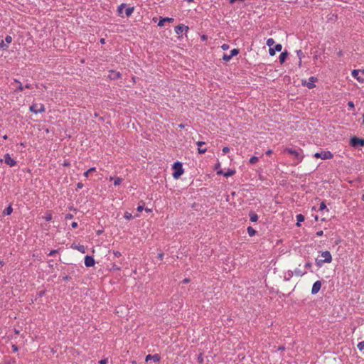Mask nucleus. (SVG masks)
<instances>
[{
	"label": "nucleus",
	"mask_w": 364,
	"mask_h": 364,
	"mask_svg": "<svg viewBox=\"0 0 364 364\" xmlns=\"http://www.w3.org/2000/svg\"><path fill=\"white\" fill-rule=\"evenodd\" d=\"M73 214H70V213H68V214H66V215H65V219L66 220H71V219H73Z\"/></svg>",
	"instance_id": "a18cd8bd"
},
{
	"label": "nucleus",
	"mask_w": 364,
	"mask_h": 364,
	"mask_svg": "<svg viewBox=\"0 0 364 364\" xmlns=\"http://www.w3.org/2000/svg\"><path fill=\"white\" fill-rule=\"evenodd\" d=\"M45 219H46V221H50L52 220V215L50 213L48 214L45 217Z\"/></svg>",
	"instance_id": "8fccbe9b"
},
{
	"label": "nucleus",
	"mask_w": 364,
	"mask_h": 364,
	"mask_svg": "<svg viewBox=\"0 0 364 364\" xmlns=\"http://www.w3.org/2000/svg\"><path fill=\"white\" fill-rule=\"evenodd\" d=\"M12 41V37L11 36H6L5 37V42L7 43V44H9L11 43Z\"/></svg>",
	"instance_id": "ea45409f"
},
{
	"label": "nucleus",
	"mask_w": 364,
	"mask_h": 364,
	"mask_svg": "<svg viewBox=\"0 0 364 364\" xmlns=\"http://www.w3.org/2000/svg\"><path fill=\"white\" fill-rule=\"evenodd\" d=\"M225 173V172H223V170H220V171H218L217 172V174H218V175H223V173Z\"/></svg>",
	"instance_id": "69168bd1"
},
{
	"label": "nucleus",
	"mask_w": 364,
	"mask_h": 364,
	"mask_svg": "<svg viewBox=\"0 0 364 364\" xmlns=\"http://www.w3.org/2000/svg\"><path fill=\"white\" fill-rule=\"evenodd\" d=\"M326 210L327 211H328V209H327L325 202L322 201L320 204L319 210Z\"/></svg>",
	"instance_id": "c9c22d12"
},
{
	"label": "nucleus",
	"mask_w": 364,
	"mask_h": 364,
	"mask_svg": "<svg viewBox=\"0 0 364 364\" xmlns=\"http://www.w3.org/2000/svg\"><path fill=\"white\" fill-rule=\"evenodd\" d=\"M46 294V291L45 290H42V291H40L38 292H37V296L38 297H42L43 296H44Z\"/></svg>",
	"instance_id": "49530a36"
},
{
	"label": "nucleus",
	"mask_w": 364,
	"mask_h": 364,
	"mask_svg": "<svg viewBox=\"0 0 364 364\" xmlns=\"http://www.w3.org/2000/svg\"><path fill=\"white\" fill-rule=\"evenodd\" d=\"M70 279H71V277L68 275H65V276L63 277V280H64L65 282L70 281Z\"/></svg>",
	"instance_id": "864d4df0"
},
{
	"label": "nucleus",
	"mask_w": 364,
	"mask_h": 364,
	"mask_svg": "<svg viewBox=\"0 0 364 364\" xmlns=\"http://www.w3.org/2000/svg\"><path fill=\"white\" fill-rule=\"evenodd\" d=\"M247 233L250 237L255 236L257 233L256 230L251 226L247 227Z\"/></svg>",
	"instance_id": "b1692460"
},
{
	"label": "nucleus",
	"mask_w": 364,
	"mask_h": 364,
	"mask_svg": "<svg viewBox=\"0 0 364 364\" xmlns=\"http://www.w3.org/2000/svg\"><path fill=\"white\" fill-rule=\"evenodd\" d=\"M229 45L228 44H226V43H224L221 46V48L223 50H227L229 49Z\"/></svg>",
	"instance_id": "de8ad7c7"
},
{
	"label": "nucleus",
	"mask_w": 364,
	"mask_h": 364,
	"mask_svg": "<svg viewBox=\"0 0 364 364\" xmlns=\"http://www.w3.org/2000/svg\"><path fill=\"white\" fill-rule=\"evenodd\" d=\"M321 256L324 258L323 261L326 263H331L332 261V256L329 251H324L321 252Z\"/></svg>",
	"instance_id": "f8f14e48"
},
{
	"label": "nucleus",
	"mask_w": 364,
	"mask_h": 364,
	"mask_svg": "<svg viewBox=\"0 0 364 364\" xmlns=\"http://www.w3.org/2000/svg\"><path fill=\"white\" fill-rule=\"evenodd\" d=\"M100 43H101L102 44L105 43V38H101V39H100Z\"/></svg>",
	"instance_id": "774afa93"
},
{
	"label": "nucleus",
	"mask_w": 364,
	"mask_h": 364,
	"mask_svg": "<svg viewBox=\"0 0 364 364\" xmlns=\"http://www.w3.org/2000/svg\"><path fill=\"white\" fill-rule=\"evenodd\" d=\"M293 275H294L293 271L289 270L287 272V276L284 277V279L285 280H289L290 278H291L293 277Z\"/></svg>",
	"instance_id": "2f4dec72"
},
{
	"label": "nucleus",
	"mask_w": 364,
	"mask_h": 364,
	"mask_svg": "<svg viewBox=\"0 0 364 364\" xmlns=\"http://www.w3.org/2000/svg\"><path fill=\"white\" fill-rule=\"evenodd\" d=\"M0 47L3 49V50H6L8 48V46L4 43V41H1L0 42Z\"/></svg>",
	"instance_id": "a19ab883"
},
{
	"label": "nucleus",
	"mask_w": 364,
	"mask_h": 364,
	"mask_svg": "<svg viewBox=\"0 0 364 364\" xmlns=\"http://www.w3.org/2000/svg\"><path fill=\"white\" fill-rule=\"evenodd\" d=\"M124 217L127 220H131L133 218L132 215L129 212H125Z\"/></svg>",
	"instance_id": "4c0bfd02"
},
{
	"label": "nucleus",
	"mask_w": 364,
	"mask_h": 364,
	"mask_svg": "<svg viewBox=\"0 0 364 364\" xmlns=\"http://www.w3.org/2000/svg\"><path fill=\"white\" fill-rule=\"evenodd\" d=\"M274 50L276 51V52H280L282 49V44H276L274 46Z\"/></svg>",
	"instance_id": "72a5a7b5"
},
{
	"label": "nucleus",
	"mask_w": 364,
	"mask_h": 364,
	"mask_svg": "<svg viewBox=\"0 0 364 364\" xmlns=\"http://www.w3.org/2000/svg\"><path fill=\"white\" fill-rule=\"evenodd\" d=\"M318 80L317 77L314 76H311L309 78V81L302 80L301 85L304 86H306L309 89H313L316 87L315 82Z\"/></svg>",
	"instance_id": "423d86ee"
},
{
	"label": "nucleus",
	"mask_w": 364,
	"mask_h": 364,
	"mask_svg": "<svg viewBox=\"0 0 364 364\" xmlns=\"http://www.w3.org/2000/svg\"><path fill=\"white\" fill-rule=\"evenodd\" d=\"M284 152L288 153L290 155H291L297 161V163L301 162L303 159V156L296 149H294L292 148H286L284 149Z\"/></svg>",
	"instance_id": "f03ea898"
},
{
	"label": "nucleus",
	"mask_w": 364,
	"mask_h": 364,
	"mask_svg": "<svg viewBox=\"0 0 364 364\" xmlns=\"http://www.w3.org/2000/svg\"><path fill=\"white\" fill-rule=\"evenodd\" d=\"M315 263H316V265L318 267H321L323 266V264L324 263H326L325 261H323V259H318L316 258L315 259Z\"/></svg>",
	"instance_id": "c85d7f7f"
},
{
	"label": "nucleus",
	"mask_w": 364,
	"mask_h": 364,
	"mask_svg": "<svg viewBox=\"0 0 364 364\" xmlns=\"http://www.w3.org/2000/svg\"><path fill=\"white\" fill-rule=\"evenodd\" d=\"M150 360H153L156 363L159 362L161 360V356L159 354H154V355L149 354L146 356L145 360H146V362H148Z\"/></svg>",
	"instance_id": "ddd939ff"
},
{
	"label": "nucleus",
	"mask_w": 364,
	"mask_h": 364,
	"mask_svg": "<svg viewBox=\"0 0 364 364\" xmlns=\"http://www.w3.org/2000/svg\"><path fill=\"white\" fill-rule=\"evenodd\" d=\"M321 282L318 280L315 282L313 284L312 289H311V294H316L321 289Z\"/></svg>",
	"instance_id": "9b49d317"
},
{
	"label": "nucleus",
	"mask_w": 364,
	"mask_h": 364,
	"mask_svg": "<svg viewBox=\"0 0 364 364\" xmlns=\"http://www.w3.org/2000/svg\"><path fill=\"white\" fill-rule=\"evenodd\" d=\"M158 258L160 259V260H162L163 258H164V254L163 253H159L158 254Z\"/></svg>",
	"instance_id": "680f3d73"
},
{
	"label": "nucleus",
	"mask_w": 364,
	"mask_h": 364,
	"mask_svg": "<svg viewBox=\"0 0 364 364\" xmlns=\"http://www.w3.org/2000/svg\"><path fill=\"white\" fill-rule=\"evenodd\" d=\"M297 56L299 59V65H301V59L304 57V53L301 51V50H296Z\"/></svg>",
	"instance_id": "bb28decb"
},
{
	"label": "nucleus",
	"mask_w": 364,
	"mask_h": 364,
	"mask_svg": "<svg viewBox=\"0 0 364 364\" xmlns=\"http://www.w3.org/2000/svg\"><path fill=\"white\" fill-rule=\"evenodd\" d=\"M70 165V163L68 161H65L64 163L63 164V166H69Z\"/></svg>",
	"instance_id": "052dcab7"
},
{
	"label": "nucleus",
	"mask_w": 364,
	"mask_h": 364,
	"mask_svg": "<svg viewBox=\"0 0 364 364\" xmlns=\"http://www.w3.org/2000/svg\"><path fill=\"white\" fill-rule=\"evenodd\" d=\"M4 162L10 167H13L16 164V161L11 157L9 154H6L4 155Z\"/></svg>",
	"instance_id": "6e6552de"
},
{
	"label": "nucleus",
	"mask_w": 364,
	"mask_h": 364,
	"mask_svg": "<svg viewBox=\"0 0 364 364\" xmlns=\"http://www.w3.org/2000/svg\"><path fill=\"white\" fill-rule=\"evenodd\" d=\"M111 74L109 75V77L112 80H117L121 77L122 74L119 72H114L111 70Z\"/></svg>",
	"instance_id": "a211bd4d"
},
{
	"label": "nucleus",
	"mask_w": 364,
	"mask_h": 364,
	"mask_svg": "<svg viewBox=\"0 0 364 364\" xmlns=\"http://www.w3.org/2000/svg\"><path fill=\"white\" fill-rule=\"evenodd\" d=\"M142 205H139V206L137 207V211L139 212H141L144 209V203L142 202Z\"/></svg>",
	"instance_id": "37998d69"
},
{
	"label": "nucleus",
	"mask_w": 364,
	"mask_h": 364,
	"mask_svg": "<svg viewBox=\"0 0 364 364\" xmlns=\"http://www.w3.org/2000/svg\"><path fill=\"white\" fill-rule=\"evenodd\" d=\"M312 264L311 262H307L305 264V268L310 269L311 268Z\"/></svg>",
	"instance_id": "09e8293b"
},
{
	"label": "nucleus",
	"mask_w": 364,
	"mask_h": 364,
	"mask_svg": "<svg viewBox=\"0 0 364 364\" xmlns=\"http://www.w3.org/2000/svg\"><path fill=\"white\" fill-rule=\"evenodd\" d=\"M235 173V171L232 169H228L226 172L223 173V176L226 178L229 176H232Z\"/></svg>",
	"instance_id": "a878e982"
},
{
	"label": "nucleus",
	"mask_w": 364,
	"mask_h": 364,
	"mask_svg": "<svg viewBox=\"0 0 364 364\" xmlns=\"http://www.w3.org/2000/svg\"><path fill=\"white\" fill-rule=\"evenodd\" d=\"M72 248H75V249H77L79 252H80L81 253H85V247L84 245H72L71 246Z\"/></svg>",
	"instance_id": "4be33fe9"
},
{
	"label": "nucleus",
	"mask_w": 364,
	"mask_h": 364,
	"mask_svg": "<svg viewBox=\"0 0 364 364\" xmlns=\"http://www.w3.org/2000/svg\"><path fill=\"white\" fill-rule=\"evenodd\" d=\"M361 70H352V76L355 78H356V80L360 82H364V78L360 77L359 75V73L360 72Z\"/></svg>",
	"instance_id": "4468645a"
},
{
	"label": "nucleus",
	"mask_w": 364,
	"mask_h": 364,
	"mask_svg": "<svg viewBox=\"0 0 364 364\" xmlns=\"http://www.w3.org/2000/svg\"><path fill=\"white\" fill-rule=\"evenodd\" d=\"M229 151H230V148L229 147H228V146L223 147V152L224 154H228Z\"/></svg>",
	"instance_id": "603ef678"
},
{
	"label": "nucleus",
	"mask_w": 364,
	"mask_h": 364,
	"mask_svg": "<svg viewBox=\"0 0 364 364\" xmlns=\"http://www.w3.org/2000/svg\"><path fill=\"white\" fill-rule=\"evenodd\" d=\"M314 156L316 159H321L323 160L331 159L333 157V154L329 151H322L316 152Z\"/></svg>",
	"instance_id": "20e7f679"
},
{
	"label": "nucleus",
	"mask_w": 364,
	"mask_h": 364,
	"mask_svg": "<svg viewBox=\"0 0 364 364\" xmlns=\"http://www.w3.org/2000/svg\"><path fill=\"white\" fill-rule=\"evenodd\" d=\"M77 225H78L77 223H76V222H73L71 223V226H72L73 228H76L77 227Z\"/></svg>",
	"instance_id": "bf43d9fd"
},
{
	"label": "nucleus",
	"mask_w": 364,
	"mask_h": 364,
	"mask_svg": "<svg viewBox=\"0 0 364 364\" xmlns=\"http://www.w3.org/2000/svg\"><path fill=\"white\" fill-rule=\"evenodd\" d=\"M59 252V250H51L49 253H48V256H53L55 255V254L58 253Z\"/></svg>",
	"instance_id": "79ce46f5"
},
{
	"label": "nucleus",
	"mask_w": 364,
	"mask_h": 364,
	"mask_svg": "<svg viewBox=\"0 0 364 364\" xmlns=\"http://www.w3.org/2000/svg\"><path fill=\"white\" fill-rule=\"evenodd\" d=\"M304 220H305L304 215H303L302 214H298L296 215V220H297L296 226L299 227L301 225L300 223L304 221Z\"/></svg>",
	"instance_id": "5701e85b"
},
{
	"label": "nucleus",
	"mask_w": 364,
	"mask_h": 364,
	"mask_svg": "<svg viewBox=\"0 0 364 364\" xmlns=\"http://www.w3.org/2000/svg\"><path fill=\"white\" fill-rule=\"evenodd\" d=\"M107 359H102L99 361V364H107Z\"/></svg>",
	"instance_id": "5fc2aeb1"
},
{
	"label": "nucleus",
	"mask_w": 364,
	"mask_h": 364,
	"mask_svg": "<svg viewBox=\"0 0 364 364\" xmlns=\"http://www.w3.org/2000/svg\"><path fill=\"white\" fill-rule=\"evenodd\" d=\"M113 254L116 257H119L122 255L121 252L119 251H114Z\"/></svg>",
	"instance_id": "3c124183"
},
{
	"label": "nucleus",
	"mask_w": 364,
	"mask_h": 364,
	"mask_svg": "<svg viewBox=\"0 0 364 364\" xmlns=\"http://www.w3.org/2000/svg\"><path fill=\"white\" fill-rule=\"evenodd\" d=\"M95 259L92 256L86 255L85 257V265L87 267H93L95 265Z\"/></svg>",
	"instance_id": "1a4fd4ad"
},
{
	"label": "nucleus",
	"mask_w": 364,
	"mask_h": 364,
	"mask_svg": "<svg viewBox=\"0 0 364 364\" xmlns=\"http://www.w3.org/2000/svg\"><path fill=\"white\" fill-rule=\"evenodd\" d=\"M182 282H183V284H188V282H190V279H188V278H185V279L182 281Z\"/></svg>",
	"instance_id": "e2e57ef3"
},
{
	"label": "nucleus",
	"mask_w": 364,
	"mask_h": 364,
	"mask_svg": "<svg viewBox=\"0 0 364 364\" xmlns=\"http://www.w3.org/2000/svg\"><path fill=\"white\" fill-rule=\"evenodd\" d=\"M323 230H319V231L316 232V235L318 237H321V236H322V235H323Z\"/></svg>",
	"instance_id": "4d7b16f0"
},
{
	"label": "nucleus",
	"mask_w": 364,
	"mask_h": 364,
	"mask_svg": "<svg viewBox=\"0 0 364 364\" xmlns=\"http://www.w3.org/2000/svg\"><path fill=\"white\" fill-rule=\"evenodd\" d=\"M348 106L353 109V108H354V103L352 101H349L348 102Z\"/></svg>",
	"instance_id": "6e6d98bb"
},
{
	"label": "nucleus",
	"mask_w": 364,
	"mask_h": 364,
	"mask_svg": "<svg viewBox=\"0 0 364 364\" xmlns=\"http://www.w3.org/2000/svg\"><path fill=\"white\" fill-rule=\"evenodd\" d=\"M95 171H96V168L95 167H92V168H89L87 171H86L83 175L85 177H88V176H89V174H90V173L95 172Z\"/></svg>",
	"instance_id": "7c9ffc66"
},
{
	"label": "nucleus",
	"mask_w": 364,
	"mask_h": 364,
	"mask_svg": "<svg viewBox=\"0 0 364 364\" xmlns=\"http://www.w3.org/2000/svg\"><path fill=\"white\" fill-rule=\"evenodd\" d=\"M293 272L295 275L299 276V277H302L306 274V272H302L301 269H299L298 268L296 269Z\"/></svg>",
	"instance_id": "cd10ccee"
},
{
	"label": "nucleus",
	"mask_w": 364,
	"mask_h": 364,
	"mask_svg": "<svg viewBox=\"0 0 364 364\" xmlns=\"http://www.w3.org/2000/svg\"><path fill=\"white\" fill-rule=\"evenodd\" d=\"M29 110L35 114L42 113L45 112V107L43 104H33L30 106Z\"/></svg>",
	"instance_id": "39448f33"
},
{
	"label": "nucleus",
	"mask_w": 364,
	"mask_h": 364,
	"mask_svg": "<svg viewBox=\"0 0 364 364\" xmlns=\"http://www.w3.org/2000/svg\"><path fill=\"white\" fill-rule=\"evenodd\" d=\"M189 30L188 26H185L184 24H179L178 26L175 27V32L179 35L182 34L183 31L187 32Z\"/></svg>",
	"instance_id": "9d476101"
},
{
	"label": "nucleus",
	"mask_w": 364,
	"mask_h": 364,
	"mask_svg": "<svg viewBox=\"0 0 364 364\" xmlns=\"http://www.w3.org/2000/svg\"><path fill=\"white\" fill-rule=\"evenodd\" d=\"M259 160V158L257 157V156H252L250 159V161L249 162L252 164H255L256 162H257Z\"/></svg>",
	"instance_id": "f704fd0d"
},
{
	"label": "nucleus",
	"mask_w": 364,
	"mask_h": 364,
	"mask_svg": "<svg viewBox=\"0 0 364 364\" xmlns=\"http://www.w3.org/2000/svg\"><path fill=\"white\" fill-rule=\"evenodd\" d=\"M357 347L360 350H364V341L359 342Z\"/></svg>",
	"instance_id": "e433bc0d"
},
{
	"label": "nucleus",
	"mask_w": 364,
	"mask_h": 364,
	"mask_svg": "<svg viewBox=\"0 0 364 364\" xmlns=\"http://www.w3.org/2000/svg\"><path fill=\"white\" fill-rule=\"evenodd\" d=\"M122 181V179L121 178H117L114 181V185L119 186Z\"/></svg>",
	"instance_id": "58836bf2"
},
{
	"label": "nucleus",
	"mask_w": 364,
	"mask_h": 364,
	"mask_svg": "<svg viewBox=\"0 0 364 364\" xmlns=\"http://www.w3.org/2000/svg\"><path fill=\"white\" fill-rule=\"evenodd\" d=\"M275 43L274 40L273 38H268L267 41V46L269 47H272Z\"/></svg>",
	"instance_id": "473e14b6"
},
{
	"label": "nucleus",
	"mask_w": 364,
	"mask_h": 364,
	"mask_svg": "<svg viewBox=\"0 0 364 364\" xmlns=\"http://www.w3.org/2000/svg\"><path fill=\"white\" fill-rule=\"evenodd\" d=\"M201 39H202L203 41H205V40H206V39H207V36H206L205 35H203V36H201Z\"/></svg>",
	"instance_id": "338daca9"
},
{
	"label": "nucleus",
	"mask_w": 364,
	"mask_h": 364,
	"mask_svg": "<svg viewBox=\"0 0 364 364\" xmlns=\"http://www.w3.org/2000/svg\"><path fill=\"white\" fill-rule=\"evenodd\" d=\"M350 145L354 148H359L364 146V138H358L355 136L350 139Z\"/></svg>",
	"instance_id": "7ed1b4c3"
},
{
	"label": "nucleus",
	"mask_w": 364,
	"mask_h": 364,
	"mask_svg": "<svg viewBox=\"0 0 364 364\" xmlns=\"http://www.w3.org/2000/svg\"><path fill=\"white\" fill-rule=\"evenodd\" d=\"M174 19L173 18L166 17V18H161L158 23V26L161 27L164 26V23L166 22H173Z\"/></svg>",
	"instance_id": "dca6fc26"
},
{
	"label": "nucleus",
	"mask_w": 364,
	"mask_h": 364,
	"mask_svg": "<svg viewBox=\"0 0 364 364\" xmlns=\"http://www.w3.org/2000/svg\"><path fill=\"white\" fill-rule=\"evenodd\" d=\"M31 87H32V86H31V84H26V85L24 86V87H25V88H27V89H31Z\"/></svg>",
	"instance_id": "0e129e2a"
},
{
	"label": "nucleus",
	"mask_w": 364,
	"mask_h": 364,
	"mask_svg": "<svg viewBox=\"0 0 364 364\" xmlns=\"http://www.w3.org/2000/svg\"><path fill=\"white\" fill-rule=\"evenodd\" d=\"M289 55V53L287 51V50H284V52H282L280 55H279V63L281 64H283L286 60H287V58L288 57Z\"/></svg>",
	"instance_id": "f3484780"
},
{
	"label": "nucleus",
	"mask_w": 364,
	"mask_h": 364,
	"mask_svg": "<svg viewBox=\"0 0 364 364\" xmlns=\"http://www.w3.org/2000/svg\"><path fill=\"white\" fill-rule=\"evenodd\" d=\"M83 187V184L82 183H78L77 184V188H76V191H77L78 189L80 188H82Z\"/></svg>",
	"instance_id": "13d9d810"
},
{
	"label": "nucleus",
	"mask_w": 364,
	"mask_h": 364,
	"mask_svg": "<svg viewBox=\"0 0 364 364\" xmlns=\"http://www.w3.org/2000/svg\"><path fill=\"white\" fill-rule=\"evenodd\" d=\"M250 220L251 222L255 223L258 220V215L254 211H250L249 213Z\"/></svg>",
	"instance_id": "6ab92c4d"
},
{
	"label": "nucleus",
	"mask_w": 364,
	"mask_h": 364,
	"mask_svg": "<svg viewBox=\"0 0 364 364\" xmlns=\"http://www.w3.org/2000/svg\"><path fill=\"white\" fill-rule=\"evenodd\" d=\"M172 168L173 170L172 176L175 179L179 178L184 172L182 163L180 161L174 162L172 166Z\"/></svg>",
	"instance_id": "f257e3e1"
},
{
	"label": "nucleus",
	"mask_w": 364,
	"mask_h": 364,
	"mask_svg": "<svg viewBox=\"0 0 364 364\" xmlns=\"http://www.w3.org/2000/svg\"><path fill=\"white\" fill-rule=\"evenodd\" d=\"M240 53V50L238 48H234L230 51V54L224 53L223 55V60L225 62L230 61L234 56H236Z\"/></svg>",
	"instance_id": "0eeeda50"
},
{
	"label": "nucleus",
	"mask_w": 364,
	"mask_h": 364,
	"mask_svg": "<svg viewBox=\"0 0 364 364\" xmlns=\"http://www.w3.org/2000/svg\"><path fill=\"white\" fill-rule=\"evenodd\" d=\"M134 9V8L133 6L126 8V11H125L126 16H127V17L130 16L132 14Z\"/></svg>",
	"instance_id": "c756f323"
},
{
	"label": "nucleus",
	"mask_w": 364,
	"mask_h": 364,
	"mask_svg": "<svg viewBox=\"0 0 364 364\" xmlns=\"http://www.w3.org/2000/svg\"><path fill=\"white\" fill-rule=\"evenodd\" d=\"M12 212H13L12 205H11V204H9V206L4 210L3 214L5 215H9L12 213Z\"/></svg>",
	"instance_id": "aec40b11"
},
{
	"label": "nucleus",
	"mask_w": 364,
	"mask_h": 364,
	"mask_svg": "<svg viewBox=\"0 0 364 364\" xmlns=\"http://www.w3.org/2000/svg\"><path fill=\"white\" fill-rule=\"evenodd\" d=\"M14 82L18 84V86L15 89V92H19L23 90L24 87L21 85V82L19 80L15 79Z\"/></svg>",
	"instance_id": "412c9836"
},
{
	"label": "nucleus",
	"mask_w": 364,
	"mask_h": 364,
	"mask_svg": "<svg viewBox=\"0 0 364 364\" xmlns=\"http://www.w3.org/2000/svg\"><path fill=\"white\" fill-rule=\"evenodd\" d=\"M196 144L198 145V153L202 154H205L206 151H207V149L206 148H203V146L205 144V142L204 141H198Z\"/></svg>",
	"instance_id": "2eb2a0df"
},
{
	"label": "nucleus",
	"mask_w": 364,
	"mask_h": 364,
	"mask_svg": "<svg viewBox=\"0 0 364 364\" xmlns=\"http://www.w3.org/2000/svg\"><path fill=\"white\" fill-rule=\"evenodd\" d=\"M275 53L276 51L274 50L273 48L272 47H269V53L271 56H274L275 55Z\"/></svg>",
	"instance_id": "c03bdc74"
},
{
	"label": "nucleus",
	"mask_w": 364,
	"mask_h": 364,
	"mask_svg": "<svg viewBox=\"0 0 364 364\" xmlns=\"http://www.w3.org/2000/svg\"><path fill=\"white\" fill-rule=\"evenodd\" d=\"M126 7H127V5H126V4H124V3H123V4H120V5L118 6L117 12H118V14H119V15L120 16H122L123 10H124V8H126Z\"/></svg>",
	"instance_id": "393cba45"
}]
</instances>
